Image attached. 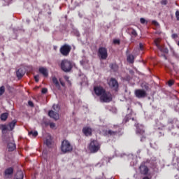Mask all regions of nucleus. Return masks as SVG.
<instances>
[{"label":"nucleus","mask_w":179,"mask_h":179,"mask_svg":"<svg viewBox=\"0 0 179 179\" xmlns=\"http://www.w3.org/2000/svg\"><path fill=\"white\" fill-rule=\"evenodd\" d=\"M101 145L99 141L96 140H92L91 141L89 146H88V150L91 153H97L99 150H100Z\"/></svg>","instance_id":"obj_3"},{"label":"nucleus","mask_w":179,"mask_h":179,"mask_svg":"<svg viewBox=\"0 0 179 179\" xmlns=\"http://www.w3.org/2000/svg\"><path fill=\"white\" fill-rule=\"evenodd\" d=\"M48 115L55 121H58V120H59V114L52 110H49Z\"/></svg>","instance_id":"obj_14"},{"label":"nucleus","mask_w":179,"mask_h":179,"mask_svg":"<svg viewBox=\"0 0 179 179\" xmlns=\"http://www.w3.org/2000/svg\"><path fill=\"white\" fill-rule=\"evenodd\" d=\"M137 153H141V150H138L137 151Z\"/></svg>","instance_id":"obj_47"},{"label":"nucleus","mask_w":179,"mask_h":179,"mask_svg":"<svg viewBox=\"0 0 179 179\" xmlns=\"http://www.w3.org/2000/svg\"><path fill=\"white\" fill-rule=\"evenodd\" d=\"M71 50H72V48L71 45L68 44H64L63 46L60 48V52L62 55H64V57H66L69 55V52H71Z\"/></svg>","instance_id":"obj_8"},{"label":"nucleus","mask_w":179,"mask_h":179,"mask_svg":"<svg viewBox=\"0 0 179 179\" xmlns=\"http://www.w3.org/2000/svg\"><path fill=\"white\" fill-rule=\"evenodd\" d=\"M139 171L141 174L143 176H148V173H149V168H148L145 164H142L139 167Z\"/></svg>","instance_id":"obj_13"},{"label":"nucleus","mask_w":179,"mask_h":179,"mask_svg":"<svg viewBox=\"0 0 179 179\" xmlns=\"http://www.w3.org/2000/svg\"><path fill=\"white\" fill-rule=\"evenodd\" d=\"M152 23H153V24H155V26H159V22H157L156 21H153Z\"/></svg>","instance_id":"obj_43"},{"label":"nucleus","mask_w":179,"mask_h":179,"mask_svg":"<svg viewBox=\"0 0 179 179\" xmlns=\"http://www.w3.org/2000/svg\"><path fill=\"white\" fill-rule=\"evenodd\" d=\"M98 55L101 58V59H107V57H108L107 49L103 47L99 48L98 51Z\"/></svg>","instance_id":"obj_9"},{"label":"nucleus","mask_w":179,"mask_h":179,"mask_svg":"<svg viewBox=\"0 0 179 179\" xmlns=\"http://www.w3.org/2000/svg\"><path fill=\"white\" fill-rule=\"evenodd\" d=\"M5 2H7V3H9V2H12V0H4Z\"/></svg>","instance_id":"obj_45"},{"label":"nucleus","mask_w":179,"mask_h":179,"mask_svg":"<svg viewBox=\"0 0 179 179\" xmlns=\"http://www.w3.org/2000/svg\"><path fill=\"white\" fill-rule=\"evenodd\" d=\"M29 136H33V138H36V136H37V135H38V132H37V131H29Z\"/></svg>","instance_id":"obj_26"},{"label":"nucleus","mask_w":179,"mask_h":179,"mask_svg":"<svg viewBox=\"0 0 179 179\" xmlns=\"http://www.w3.org/2000/svg\"><path fill=\"white\" fill-rule=\"evenodd\" d=\"M113 43H114L115 44H120V40H118V39H115V40H113Z\"/></svg>","instance_id":"obj_39"},{"label":"nucleus","mask_w":179,"mask_h":179,"mask_svg":"<svg viewBox=\"0 0 179 179\" xmlns=\"http://www.w3.org/2000/svg\"><path fill=\"white\" fill-rule=\"evenodd\" d=\"M135 127L136 128V135H138V136H141V141L143 142V141L146 139V137H145V129H143V125L136 124Z\"/></svg>","instance_id":"obj_4"},{"label":"nucleus","mask_w":179,"mask_h":179,"mask_svg":"<svg viewBox=\"0 0 179 179\" xmlns=\"http://www.w3.org/2000/svg\"><path fill=\"white\" fill-rule=\"evenodd\" d=\"M155 44L156 47L161 51V52H164V54H169V49L164 46V45H160V39L157 38L155 40Z\"/></svg>","instance_id":"obj_7"},{"label":"nucleus","mask_w":179,"mask_h":179,"mask_svg":"<svg viewBox=\"0 0 179 179\" xmlns=\"http://www.w3.org/2000/svg\"><path fill=\"white\" fill-rule=\"evenodd\" d=\"M140 22L141 24H145V23H146V20H145V18H141Z\"/></svg>","instance_id":"obj_33"},{"label":"nucleus","mask_w":179,"mask_h":179,"mask_svg":"<svg viewBox=\"0 0 179 179\" xmlns=\"http://www.w3.org/2000/svg\"><path fill=\"white\" fill-rule=\"evenodd\" d=\"M47 92H48L47 88H43V89H42V93H43V94H45V93H47Z\"/></svg>","instance_id":"obj_38"},{"label":"nucleus","mask_w":179,"mask_h":179,"mask_svg":"<svg viewBox=\"0 0 179 179\" xmlns=\"http://www.w3.org/2000/svg\"><path fill=\"white\" fill-rule=\"evenodd\" d=\"M52 80L55 86V87H57V89H58V90H59V89H61V85H59V82L58 81V79H57L55 78V76L52 77Z\"/></svg>","instance_id":"obj_19"},{"label":"nucleus","mask_w":179,"mask_h":179,"mask_svg":"<svg viewBox=\"0 0 179 179\" xmlns=\"http://www.w3.org/2000/svg\"><path fill=\"white\" fill-rule=\"evenodd\" d=\"M177 37H178V35H177V34H172V38H177Z\"/></svg>","instance_id":"obj_41"},{"label":"nucleus","mask_w":179,"mask_h":179,"mask_svg":"<svg viewBox=\"0 0 179 179\" xmlns=\"http://www.w3.org/2000/svg\"><path fill=\"white\" fill-rule=\"evenodd\" d=\"M39 72L40 73H42V75H43V76H45V78L48 76V70H47L46 68H44V67L39 68Z\"/></svg>","instance_id":"obj_18"},{"label":"nucleus","mask_w":179,"mask_h":179,"mask_svg":"<svg viewBox=\"0 0 179 179\" xmlns=\"http://www.w3.org/2000/svg\"><path fill=\"white\" fill-rule=\"evenodd\" d=\"M139 48H140V50H143V44L140 43L139 44Z\"/></svg>","instance_id":"obj_42"},{"label":"nucleus","mask_w":179,"mask_h":179,"mask_svg":"<svg viewBox=\"0 0 179 179\" xmlns=\"http://www.w3.org/2000/svg\"><path fill=\"white\" fill-rule=\"evenodd\" d=\"M4 174H5L6 177H8V176H12V174H13V168L10 167V168L6 169Z\"/></svg>","instance_id":"obj_20"},{"label":"nucleus","mask_w":179,"mask_h":179,"mask_svg":"<svg viewBox=\"0 0 179 179\" xmlns=\"http://www.w3.org/2000/svg\"><path fill=\"white\" fill-rule=\"evenodd\" d=\"M83 132L85 136H91L92 135V129L90 127H84L83 129Z\"/></svg>","instance_id":"obj_17"},{"label":"nucleus","mask_w":179,"mask_h":179,"mask_svg":"<svg viewBox=\"0 0 179 179\" xmlns=\"http://www.w3.org/2000/svg\"><path fill=\"white\" fill-rule=\"evenodd\" d=\"M16 120H13L8 124H1L0 126V129L2 132H5L6 131H13L15 126L16 125Z\"/></svg>","instance_id":"obj_5"},{"label":"nucleus","mask_w":179,"mask_h":179,"mask_svg":"<svg viewBox=\"0 0 179 179\" xmlns=\"http://www.w3.org/2000/svg\"><path fill=\"white\" fill-rule=\"evenodd\" d=\"M38 78H39L38 75L34 76V79H35L36 82H38V80H39Z\"/></svg>","instance_id":"obj_40"},{"label":"nucleus","mask_w":179,"mask_h":179,"mask_svg":"<svg viewBox=\"0 0 179 179\" xmlns=\"http://www.w3.org/2000/svg\"><path fill=\"white\" fill-rule=\"evenodd\" d=\"M61 150L63 153H70V152L73 150V147L69 141L64 140L62 142Z\"/></svg>","instance_id":"obj_2"},{"label":"nucleus","mask_w":179,"mask_h":179,"mask_svg":"<svg viewBox=\"0 0 179 179\" xmlns=\"http://www.w3.org/2000/svg\"><path fill=\"white\" fill-rule=\"evenodd\" d=\"M111 100H113V96L111 95V93L107 92L106 91L104 92L103 95L100 96V101L102 103H110Z\"/></svg>","instance_id":"obj_6"},{"label":"nucleus","mask_w":179,"mask_h":179,"mask_svg":"<svg viewBox=\"0 0 179 179\" xmlns=\"http://www.w3.org/2000/svg\"><path fill=\"white\" fill-rule=\"evenodd\" d=\"M8 152H13L16 149V144L13 141V138H10V142L8 143Z\"/></svg>","instance_id":"obj_16"},{"label":"nucleus","mask_w":179,"mask_h":179,"mask_svg":"<svg viewBox=\"0 0 179 179\" xmlns=\"http://www.w3.org/2000/svg\"><path fill=\"white\" fill-rule=\"evenodd\" d=\"M9 114L8 113H4L1 115L0 119L1 121H6L8 120Z\"/></svg>","instance_id":"obj_23"},{"label":"nucleus","mask_w":179,"mask_h":179,"mask_svg":"<svg viewBox=\"0 0 179 179\" xmlns=\"http://www.w3.org/2000/svg\"><path fill=\"white\" fill-rule=\"evenodd\" d=\"M110 68L113 69V71H118V66L116 64H110Z\"/></svg>","instance_id":"obj_30"},{"label":"nucleus","mask_w":179,"mask_h":179,"mask_svg":"<svg viewBox=\"0 0 179 179\" xmlns=\"http://www.w3.org/2000/svg\"><path fill=\"white\" fill-rule=\"evenodd\" d=\"M161 3L162 5H167V0H162Z\"/></svg>","instance_id":"obj_37"},{"label":"nucleus","mask_w":179,"mask_h":179,"mask_svg":"<svg viewBox=\"0 0 179 179\" xmlns=\"http://www.w3.org/2000/svg\"><path fill=\"white\" fill-rule=\"evenodd\" d=\"M5 93V86L0 87V96H2Z\"/></svg>","instance_id":"obj_31"},{"label":"nucleus","mask_w":179,"mask_h":179,"mask_svg":"<svg viewBox=\"0 0 179 179\" xmlns=\"http://www.w3.org/2000/svg\"><path fill=\"white\" fill-rule=\"evenodd\" d=\"M169 86H173L174 85V81L173 80H171L168 82Z\"/></svg>","instance_id":"obj_34"},{"label":"nucleus","mask_w":179,"mask_h":179,"mask_svg":"<svg viewBox=\"0 0 179 179\" xmlns=\"http://www.w3.org/2000/svg\"><path fill=\"white\" fill-rule=\"evenodd\" d=\"M94 91L95 94H96V96H101L104 94V92H106V90L102 87H94Z\"/></svg>","instance_id":"obj_15"},{"label":"nucleus","mask_w":179,"mask_h":179,"mask_svg":"<svg viewBox=\"0 0 179 179\" xmlns=\"http://www.w3.org/2000/svg\"><path fill=\"white\" fill-rule=\"evenodd\" d=\"M109 86L111 87V89H113V90H118V82H117V80L115 78H111L109 81Z\"/></svg>","instance_id":"obj_12"},{"label":"nucleus","mask_w":179,"mask_h":179,"mask_svg":"<svg viewBox=\"0 0 179 179\" xmlns=\"http://www.w3.org/2000/svg\"><path fill=\"white\" fill-rule=\"evenodd\" d=\"M60 66L64 72H71L73 68V63L68 59H64L61 62Z\"/></svg>","instance_id":"obj_1"},{"label":"nucleus","mask_w":179,"mask_h":179,"mask_svg":"<svg viewBox=\"0 0 179 179\" xmlns=\"http://www.w3.org/2000/svg\"><path fill=\"white\" fill-rule=\"evenodd\" d=\"M135 96L137 99H144V97H146V91L143 90H136Z\"/></svg>","instance_id":"obj_11"},{"label":"nucleus","mask_w":179,"mask_h":179,"mask_svg":"<svg viewBox=\"0 0 179 179\" xmlns=\"http://www.w3.org/2000/svg\"><path fill=\"white\" fill-rule=\"evenodd\" d=\"M115 128H116V130H108L105 131V135L106 136H115L118 134V132L120 131V127L115 126Z\"/></svg>","instance_id":"obj_10"},{"label":"nucleus","mask_w":179,"mask_h":179,"mask_svg":"<svg viewBox=\"0 0 179 179\" xmlns=\"http://www.w3.org/2000/svg\"><path fill=\"white\" fill-rule=\"evenodd\" d=\"M64 79H65L66 80H68L69 79V77L65 76H64Z\"/></svg>","instance_id":"obj_46"},{"label":"nucleus","mask_w":179,"mask_h":179,"mask_svg":"<svg viewBox=\"0 0 179 179\" xmlns=\"http://www.w3.org/2000/svg\"><path fill=\"white\" fill-rule=\"evenodd\" d=\"M28 105L29 106V107H34V104L33 103V101H28Z\"/></svg>","instance_id":"obj_35"},{"label":"nucleus","mask_w":179,"mask_h":179,"mask_svg":"<svg viewBox=\"0 0 179 179\" xmlns=\"http://www.w3.org/2000/svg\"><path fill=\"white\" fill-rule=\"evenodd\" d=\"M131 114L127 115L124 119L123 120V122L127 123L128 122V121H129V120H132V121H134L135 118L131 117Z\"/></svg>","instance_id":"obj_22"},{"label":"nucleus","mask_w":179,"mask_h":179,"mask_svg":"<svg viewBox=\"0 0 179 179\" xmlns=\"http://www.w3.org/2000/svg\"><path fill=\"white\" fill-rule=\"evenodd\" d=\"M129 34H131V36H134V37H136V36H138V33H136V31L132 28L129 29Z\"/></svg>","instance_id":"obj_25"},{"label":"nucleus","mask_w":179,"mask_h":179,"mask_svg":"<svg viewBox=\"0 0 179 179\" xmlns=\"http://www.w3.org/2000/svg\"><path fill=\"white\" fill-rule=\"evenodd\" d=\"M176 17L177 20L179 21V11L178 10H177L176 12Z\"/></svg>","instance_id":"obj_36"},{"label":"nucleus","mask_w":179,"mask_h":179,"mask_svg":"<svg viewBox=\"0 0 179 179\" xmlns=\"http://www.w3.org/2000/svg\"><path fill=\"white\" fill-rule=\"evenodd\" d=\"M52 108H53L55 113H59V110H61V108L59 107V105H58V104H54L52 106Z\"/></svg>","instance_id":"obj_27"},{"label":"nucleus","mask_w":179,"mask_h":179,"mask_svg":"<svg viewBox=\"0 0 179 179\" xmlns=\"http://www.w3.org/2000/svg\"><path fill=\"white\" fill-rule=\"evenodd\" d=\"M127 61L129 64H134V56L132 55H128Z\"/></svg>","instance_id":"obj_29"},{"label":"nucleus","mask_w":179,"mask_h":179,"mask_svg":"<svg viewBox=\"0 0 179 179\" xmlns=\"http://www.w3.org/2000/svg\"><path fill=\"white\" fill-rule=\"evenodd\" d=\"M51 142H52L51 136H48V138H46L45 142V143L48 148H50V146H51Z\"/></svg>","instance_id":"obj_24"},{"label":"nucleus","mask_w":179,"mask_h":179,"mask_svg":"<svg viewBox=\"0 0 179 179\" xmlns=\"http://www.w3.org/2000/svg\"><path fill=\"white\" fill-rule=\"evenodd\" d=\"M16 75L18 79H22V78L23 77V69H18L16 72Z\"/></svg>","instance_id":"obj_21"},{"label":"nucleus","mask_w":179,"mask_h":179,"mask_svg":"<svg viewBox=\"0 0 179 179\" xmlns=\"http://www.w3.org/2000/svg\"><path fill=\"white\" fill-rule=\"evenodd\" d=\"M59 82H60L62 86H63V87L65 86V83L62 82L61 80H59Z\"/></svg>","instance_id":"obj_44"},{"label":"nucleus","mask_w":179,"mask_h":179,"mask_svg":"<svg viewBox=\"0 0 179 179\" xmlns=\"http://www.w3.org/2000/svg\"><path fill=\"white\" fill-rule=\"evenodd\" d=\"M49 125H50V128H52V129H54V128H55V123H54V122H50L49 124Z\"/></svg>","instance_id":"obj_32"},{"label":"nucleus","mask_w":179,"mask_h":179,"mask_svg":"<svg viewBox=\"0 0 179 179\" xmlns=\"http://www.w3.org/2000/svg\"><path fill=\"white\" fill-rule=\"evenodd\" d=\"M14 179H23V173L17 172Z\"/></svg>","instance_id":"obj_28"}]
</instances>
